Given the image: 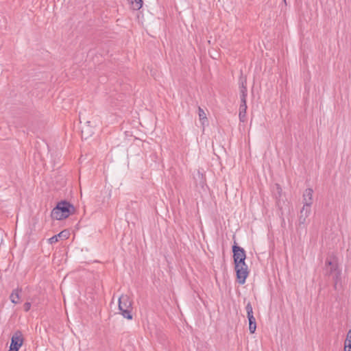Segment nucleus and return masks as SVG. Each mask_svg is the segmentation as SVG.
<instances>
[{"mask_svg":"<svg viewBox=\"0 0 351 351\" xmlns=\"http://www.w3.org/2000/svg\"><path fill=\"white\" fill-rule=\"evenodd\" d=\"M232 252L237 281L240 285H243L249 274L248 267L245 262V252L237 245L232 246Z\"/></svg>","mask_w":351,"mask_h":351,"instance_id":"1","label":"nucleus"},{"mask_svg":"<svg viewBox=\"0 0 351 351\" xmlns=\"http://www.w3.org/2000/svg\"><path fill=\"white\" fill-rule=\"evenodd\" d=\"M74 210V207L70 203L62 201L56 205L51 213V217L54 220H62L69 217Z\"/></svg>","mask_w":351,"mask_h":351,"instance_id":"2","label":"nucleus"},{"mask_svg":"<svg viewBox=\"0 0 351 351\" xmlns=\"http://www.w3.org/2000/svg\"><path fill=\"white\" fill-rule=\"evenodd\" d=\"M325 270L326 275L332 276L335 285L341 281V271L339 268L337 258L335 256H330L326 258Z\"/></svg>","mask_w":351,"mask_h":351,"instance_id":"3","label":"nucleus"},{"mask_svg":"<svg viewBox=\"0 0 351 351\" xmlns=\"http://www.w3.org/2000/svg\"><path fill=\"white\" fill-rule=\"evenodd\" d=\"M132 301L128 295H121L119 298V310L123 317L130 320L132 319Z\"/></svg>","mask_w":351,"mask_h":351,"instance_id":"4","label":"nucleus"},{"mask_svg":"<svg viewBox=\"0 0 351 351\" xmlns=\"http://www.w3.org/2000/svg\"><path fill=\"white\" fill-rule=\"evenodd\" d=\"M23 342L21 332L16 331L12 337L9 351H19Z\"/></svg>","mask_w":351,"mask_h":351,"instance_id":"5","label":"nucleus"},{"mask_svg":"<svg viewBox=\"0 0 351 351\" xmlns=\"http://www.w3.org/2000/svg\"><path fill=\"white\" fill-rule=\"evenodd\" d=\"M311 212V208L308 206H302L300 210V215L298 217L299 225H305L306 223V219L310 215Z\"/></svg>","mask_w":351,"mask_h":351,"instance_id":"6","label":"nucleus"},{"mask_svg":"<svg viewBox=\"0 0 351 351\" xmlns=\"http://www.w3.org/2000/svg\"><path fill=\"white\" fill-rule=\"evenodd\" d=\"M313 191L312 189H306L303 193V206H311L313 204Z\"/></svg>","mask_w":351,"mask_h":351,"instance_id":"7","label":"nucleus"},{"mask_svg":"<svg viewBox=\"0 0 351 351\" xmlns=\"http://www.w3.org/2000/svg\"><path fill=\"white\" fill-rule=\"evenodd\" d=\"M246 98H241V104L239 106V117L241 122H245L246 121V110H247V102Z\"/></svg>","mask_w":351,"mask_h":351,"instance_id":"8","label":"nucleus"},{"mask_svg":"<svg viewBox=\"0 0 351 351\" xmlns=\"http://www.w3.org/2000/svg\"><path fill=\"white\" fill-rule=\"evenodd\" d=\"M69 236V232L66 230H62V232H60L59 234L54 235L52 237H51L50 239H49V243L53 244V243H56L58 241V239H60L62 240L66 239H68Z\"/></svg>","mask_w":351,"mask_h":351,"instance_id":"9","label":"nucleus"},{"mask_svg":"<svg viewBox=\"0 0 351 351\" xmlns=\"http://www.w3.org/2000/svg\"><path fill=\"white\" fill-rule=\"evenodd\" d=\"M21 292V289H14L10 295V299L11 300V302L14 304H16L19 302V300H20V293Z\"/></svg>","mask_w":351,"mask_h":351,"instance_id":"10","label":"nucleus"},{"mask_svg":"<svg viewBox=\"0 0 351 351\" xmlns=\"http://www.w3.org/2000/svg\"><path fill=\"white\" fill-rule=\"evenodd\" d=\"M240 89V98L247 97V81L245 79H242L239 84Z\"/></svg>","mask_w":351,"mask_h":351,"instance_id":"11","label":"nucleus"},{"mask_svg":"<svg viewBox=\"0 0 351 351\" xmlns=\"http://www.w3.org/2000/svg\"><path fill=\"white\" fill-rule=\"evenodd\" d=\"M198 116L202 125H204L208 122V119L206 117V114L201 107L198 108Z\"/></svg>","mask_w":351,"mask_h":351,"instance_id":"12","label":"nucleus"},{"mask_svg":"<svg viewBox=\"0 0 351 351\" xmlns=\"http://www.w3.org/2000/svg\"><path fill=\"white\" fill-rule=\"evenodd\" d=\"M344 350L345 351H351V330H350L347 333Z\"/></svg>","mask_w":351,"mask_h":351,"instance_id":"13","label":"nucleus"},{"mask_svg":"<svg viewBox=\"0 0 351 351\" xmlns=\"http://www.w3.org/2000/svg\"><path fill=\"white\" fill-rule=\"evenodd\" d=\"M249 321V330L251 334L255 332L256 329V322L255 317L248 319Z\"/></svg>","mask_w":351,"mask_h":351,"instance_id":"14","label":"nucleus"},{"mask_svg":"<svg viewBox=\"0 0 351 351\" xmlns=\"http://www.w3.org/2000/svg\"><path fill=\"white\" fill-rule=\"evenodd\" d=\"M132 9L135 10H138L142 8L143 1L142 0H129Z\"/></svg>","mask_w":351,"mask_h":351,"instance_id":"15","label":"nucleus"},{"mask_svg":"<svg viewBox=\"0 0 351 351\" xmlns=\"http://www.w3.org/2000/svg\"><path fill=\"white\" fill-rule=\"evenodd\" d=\"M31 306H32V304L30 302H25L23 305L24 311L26 312L29 311L31 308Z\"/></svg>","mask_w":351,"mask_h":351,"instance_id":"16","label":"nucleus"},{"mask_svg":"<svg viewBox=\"0 0 351 351\" xmlns=\"http://www.w3.org/2000/svg\"><path fill=\"white\" fill-rule=\"evenodd\" d=\"M245 310L247 313L253 312L252 306L250 302H248L245 306Z\"/></svg>","mask_w":351,"mask_h":351,"instance_id":"17","label":"nucleus"},{"mask_svg":"<svg viewBox=\"0 0 351 351\" xmlns=\"http://www.w3.org/2000/svg\"><path fill=\"white\" fill-rule=\"evenodd\" d=\"M276 189H277L279 195H280L281 192H282V188L280 187V186L279 184H276Z\"/></svg>","mask_w":351,"mask_h":351,"instance_id":"18","label":"nucleus"},{"mask_svg":"<svg viewBox=\"0 0 351 351\" xmlns=\"http://www.w3.org/2000/svg\"><path fill=\"white\" fill-rule=\"evenodd\" d=\"M247 319L254 318L253 312L247 313Z\"/></svg>","mask_w":351,"mask_h":351,"instance_id":"19","label":"nucleus"}]
</instances>
